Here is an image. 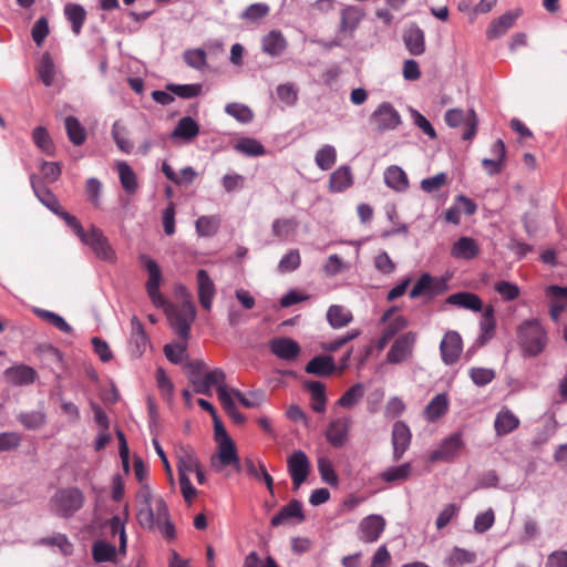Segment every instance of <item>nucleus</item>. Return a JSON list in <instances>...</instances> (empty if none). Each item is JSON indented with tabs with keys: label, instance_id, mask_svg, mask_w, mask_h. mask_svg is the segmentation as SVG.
Returning a JSON list of instances; mask_svg holds the SVG:
<instances>
[{
	"label": "nucleus",
	"instance_id": "obj_1",
	"mask_svg": "<svg viewBox=\"0 0 567 567\" xmlns=\"http://www.w3.org/2000/svg\"><path fill=\"white\" fill-rule=\"evenodd\" d=\"M138 524L146 529L157 528L164 538H175V527L169 519V512L166 502L162 497L154 499L151 505L138 507Z\"/></svg>",
	"mask_w": 567,
	"mask_h": 567
},
{
	"label": "nucleus",
	"instance_id": "obj_2",
	"mask_svg": "<svg viewBox=\"0 0 567 567\" xmlns=\"http://www.w3.org/2000/svg\"><path fill=\"white\" fill-rule=\"evenodd\" d=\"M68 218L71 221L68 227L72 229L82 244L89 246L97 258L105 261H114L115 251L112 249L107 237L100 228L91 225L89 230H84L76 217Z\"/></svg>",
	"mask_w": 567,
	"mask_h": 567
},
{
	"label": "nucleus",
	"instance_id": "obj_3",
	"mask_svg": "<svg viewBox=\"0 0 567 567\" xmlns=\"http://www.w3.org/2000/svg\"><path fill=\"white\" fill-rule=\"evenodd\" d=\"M178 289L181 293L185 295L186 299L179 306L166 301L165 307L162 308L165 310L175 332L186 342L189 338L190 326L196 317V309L187 289L184 286Z\"/></svg>",
	"mask_w": 567,
	"mask_h": 567
},
{
	"label": "nucleus",
	"instance_id": "obj_4",
	"mask_svg": "<svg viewBox=\"0 0 567 567\" xmlns=\"http://www.w3.org/2000/svg\"><path fill=\"white\" fill-rule=\"evenodd\" d=\"M85 502L84 494L78 487L59 488L50 499L53 514L63 518L72 517Z\"/></svg>",
	"mask_w": 567,
	"mask_h": 567
},
{
	"label": "nucleus",
	"instance_id": "obj_5",
	"mask_svg": "<svg viewBox=\"0 0 567 567\" xmlns=\"http://www.w3.org/2000/svg\"><path fill=\"white\" fill-rule=\"evenodd\" d=\"M519 343L529 355L539 354L546 344V334L540 324L535 321H525L518 329Z\"/></svg>",
	"mask_w": 567,
	"mask_h": 567
},
{
	"label": "nucleus",
	"instance_id": "obj_6",
	"mask_svg": "<svg viewBox=\"0 0 567 567\" xmlns=\"http://www.w3.org/2000/svg\"><path fill=\"white\" fill-rule=\"evenodd\" d=\"M140 262L148 274V278L145 284L148 298L155 307H165L166 299L159 291V287L163 282V275L158 264L144 254L140 256Z\"/></svg>",
	"mask_w": 567,
	"mask_h": 567
},
{
	"label": "nucleus",
	"instance_id": "obj_7",
	"mask_svg": "<svg viewBox=\"0 0 567 567\" xmlns=\"http://www.w3.org/2000/svg\"><path fill=\"white\" fill-rule=\"evenodd\" d=\"M444 120L450 127L465 126L462 134L464 141H471L476 134L478 118L474 110L464 112L461 109H450L446 111Z\"/></svg>",
	"mask_w": 567,
	"mask_h": 567
},
{
	"label": "nucleus",
	"instance_id": "obj_8",
	"mask_svg": "<svg viewBox=\"0 0 567 567\" xmlns=\"http://www.w3.org/2000/svg\"><path fill=\"white\" fill-rule=\"evenodd\" d=\"M31 186L38 199L68 226L71 223L68 217L74 216L62 208L56 196L34 175L31 176Z\"/></svg>",
	"mask_w": 567,
	"mask_h": 567
},
{
	"label": "nucleus",
	"instance_id": "obj_9",
	"mask_svg": "<svg viewBox=\"0 0 567 567\" xmlns=\"http://www.w3.org/2000/svg\"><path fill=\"white\" fill-rule=\"evenodd\" d=\"M449 289L446 279L442 277H432L430 274H423L417 279L410 291V298L416 299L424 296L429 299L444 293Z\"/></svg>",
	"mask_w": 567,
	"mask_h": 567
},
{
	"label": "nucleus",
	"instance_id": "obj_10",
	"mask_svg": "<svg viewBox=\"0 0 567 567\" xmlns=\"http://www.w3.org/2000/svg\"><path fill=\"white\" fill-rule=\"evenodd\" d=\"M370 122L378 132H385L395 130L401 124V116L392 104L383 102L372 113Z\"/></svg>",
	"mask_w": 567,
	"mask_h": 567
},
{
	"label": "nucleus",
	"instance_id": "obj_11",
	"mask_svg": "<svg viewBox=\"0 0 567 567\" xmlns=\"http://www.w3.org/2000/svg\"><path fill=\"white\" fill-rule=\"evenodd\" d=\"M288 472L292 480L293 491H298L303 484L310 472V462L302 451H295L287 461Z\"/></svg>",
	"mask_w": 567,
	"mask_h": 567
},
{
	"label": "nucleus",
	"instance_id": "obj_12",
	"mask_svg": "<svg viewBox=\"0 0 567 567\" xmlns=\"http://www.w3.org/2000/svg\"><path fill=\"white\" fill-rule=\"evenodd\" d=\"M217 444L218 453L212 457V466L216 471H221L224 467L233 465L237 471H240V461L234 441L225 439L217 442Z\"/></svg>",
	"mask_w": 567,
	"mask_h": 567
},
{
	"label": "nucleus",
	"instance_id": "obj_13",
	"mask_svg": "<svg viewBox=\"0 0 567 567\" xmlns=\"http://www.w3.org/2000/svg\"><path fill=\"white\" fill-rule=\"evenodd\" d=\"M440 351L445 364L452 365L456 363L463 351V342L460 333L453 330L447 331L440 343Z\"/></svg>",
	"mask_w": 567,
	"mask_h": 567
},
{
	"label": "nucleus",
	"instance_id": "obj_14",
	"mask_svg": "<svg viewBox=\"0 0 567 567\" xmlns=\"http://www.w3.org/2000/svg\"><path fill=\"white\" fill-rule=\"evenodd\" d=\"M415 334L413 332H406L400 336L392 344L386 353V360L389 363H401L411 357L413 346L415 343Z\"/></svg>",
	"mask_w": 567,
	"mask_h": 567
},
{
	"label": "nucleus",
	"instance_id": "obj_15",
	"mask_svg": "<svg viewBox=\"0 0 567 567\" xmlns=\"http://www.w3.org/2000/svg\"><path fill=\"white\" fill-rule=\"evenodd\" d=\"M226 374L221 369H214L202 377L199 381H196V385L193 388L198 394L212 396V388H217L218 399L220 400V390L228 391L225 384Z\"/></svg>",
	"mask_w": 567,
	"mask_h": 567
},
{
	"label": "nucleus",
	"instance_id": "obj_16",
	"mask_svg": "<svg viewBox=\"0 0 567 567\" xmlns=\"http://www.w3.org/2000/svg\"><path fill=\"white\" fill-rule=\"evenodd\" d=\"M464 442L461 433H454L445 439L442 444L431 453L430 460L436 461H453L462 450Z\"/></svg>",
	"mask_w": 567,
	"mask_h": 567
},
{
	"label": "nucleus",
	"instance_id": "obj_17",
	"mask_svg": "<svg viewBox=\"0 0 567 567\" xmlns=\"http://www.w3.org/2000/svg\"><path fill=\"white\" fill-rule=\"evenodd\" d=\"M412 440L410 427L402 421L394 423L392 429V445H393V461L399 462L406 450L409 449Z\"/></svg>",
	"mask_w": 567,
	"mask_h": 567
},
{
	"label": "nucleus",
	"instance_id": "obj_18",
	"mask_svg": "<svg viewBox=\"0 0 567 567\" xmlns=\"http://www.w3.org/2000/svg\"><path fill=\"white\" fill-rule=\"evenodd\" d=\"M198 300L203 309L209 311L216 293V287L208 272L199 269L196 274Z\"/></svg>",
	"mask_w": 567,
	"mask_h": 567
},
{
	"label": "nucleus",
	"instance_id": "obj_19",
	"mask_svg": "<svg viewBox=\"0 0 567 567\" xmlns=\"http://www.w3.org/2000/svg\"><path fill=\"white\" fill-rule=\"evenodd\" d=\"M385 527L382 516L370 515L363 518L359 525L360 538L365 543H374L379 539Z\"/></svg>",
	"mask_w": 567,
	"mask_h": 567
},
{
	"label": "nucleus",
	"instance_id": "obj_20",
	"mask_svg": "<svg viewBox=\"0 0 567 567\" xmlns=\"http://www.w3.org/2000/svg\"><path fill=\"white\" fill-rule=\"evenodd\" d=\"M269 348L276 357L286 361L295 360L300 353L299 344L295 340L285 337L270 340Z\"/></svg>",
	"mask_w": 567,
	"mask_h": 567
},
{
	"label": "nucleus",
	"instance_id": "obj_21",
	"mask_svg": "<svg viewBox=\"0 0 567 567\" xmlns=\"http://www.w3.org/2000/svg\"><path fill=\"white\" fill-rule=\"evenodd\" d=\"M178 476H188L200 465L195 451L190 446H181L176 451Z\"/></svg>",
	"mask_w": 567,
	"mask_h": 567
},
{
	"label": "nucleus",
	"instance_id": "obj_22",
	"mask_svg": "<svg viewBox=\"0 0 567 567\" xmlns=\"http://www.w3.org/2000/svg\"><path fill=\"white\" fill-rule=\"evenodd\" d=\"M349 425V419H337L332 421L326 430L327 441L334 447L343 446L347 441Z\"/></svg>",
	"mask_w": 567,
	"mask_h": 567
},
{
	"label": "nucleus",
	"instance_id": "obj_23",
	"mask_svg": "<svg viewBox=\"0 0 567 567\" xmlns=\"http://www.w3.org/2000/svg\"><path fill=\"white\" fill-rule=\"evenodd\" d=\"M520 424L519 419L506 406L496 414L494 429L498 436H504L515 431Z\"/></svg>",
	"mask_w": 567,
	"mask_h": 567
},
{
	"label": "nucleus",
	"instance_id": "obj_24",
	"mask_svg": "<svg viewBox=\"0 0 567 567\" xmlns=\"http://www.w3.org/2000/svg\"><path fill=\"white\" fill-rule=\"evenodd\" d=\"M4 375L8 382L13 385L21 386L32 384L38 377V373L33 368L21 364L7 369Z\"/></svg>",
	"mask_w": 567,
	"mask_h": 567
},
{
	"label": "nucleus",
	"instance_id": "obj_25",
	"mask_svg": "<svg viewBox=\"0 0 567 567\" xmlns=\"http://www.w3.org/2000/svg\"><path fill=\"white\" fill-rule=\"evenodd\" d=\"M478 254L480 246L477 241L471 237H461L451 248V255L457 259L471 260L477 257Z\"/></svg>",
	"mask_w": 567,
	"mask_h": 567
},
{
	"label": "nucleus",
	"instance_id": "obj_26",
	"mask_svg": "<svg viewBox=\"0 0 567 567\" xmlns=\"http://www.w3.org/2000/svg\"><path fill=\"white\" fill-rule=\"evenodd\" d=\"M292 518H297L298 522L305 520L301 503L298 499H291L284 506L280 512L271 518L270 524L272 527H278Z\"/></svg>",
	"mask_w": 567,
	"mask_h": 567
},
{
	"label": "nucleus",
	"instance_id": "obj_27",
	"mask_svg": "<svg viewBox=\"0 0 567 567\" xmlns=\"http://www.w3.org/2000/svg\"><path fill=\"white\" fill-rule=\"evenodd\" d=\"M383 177L385 185L395 192L403 193L410 186L408 175L400 166H389L384 171Z\"/></svg>",
	"mask_w": 567,
	"mask_h": 567
},
{
	"label": "nucleus",
	"instance_id": "obj_28",
	"mask_svg": "<svg viewBox=\"0 0 567 567\" xmlns=\"http://www.w3.org/2000/svg\"><path fill=\"white\" fill-rule=\"evenodd\" d=\"M492 153L495 155V158H483L482 165L488 175H496L503 169L506 157V147L502 140H497L492 145Z\"/></svg>",
	"mask_w": 567,
	"mask_h": 567
},
{
	"label": "nucleus",
	"instance_id": "obj_29",
	"mask_svg": "<svg viewBox=\"0 0 567 567\" xmlns=\"http://www.w3.org/2000/svg\"><path fill=\"white\" fill-rule=\"evenodd\" d=\"M445 302L472 311H481L483 309L482 299L477 295L467 291L450 295Z\"/></svg>",
	"mask_w": 567,
	"mask_h": 567
},
{
	"label": "nucleus",
	"instance_id": "obj_30",
	"mask_svg": "<svg viewBox=\"0 0 567 567\" xmlns=\"http://www.w3.org/2000/svg\"><path fill=\"white\" fill-rule=\"evenodd\" d=\"M412 468L410 462L398 466H390L379 474V478L388 484H400L410 478Z\"/></svg>",
	"mask_w": 567,
	"mask_h": 567
},
{
	"label": "nucleus",
	"instance_id": "obj_31",
	"mask_svg": "<svg viewBox=\"0 0 567 567\" xmlns=\"http://www.w3.org/2000/svg\"><path fill=\"white\" fill-rule=\"evenodd\" d=\"M518 18L517 13L506 12L497 19H494L486 30V37L489 40L497 39L505 34Z\"/></svg>",
	"mask_w": 567,
	"mask_h": 567
},
{
	"label": "nucleus",
	"instance_id": "obj_32",
	"mask_svg": "<svg viewBox=\"0 0 567 567\" xmlns=\"http://www.w3.org/2000/svg\"><path fill=\"white\" fill-rule=\"evenodd\" d=\"M198 134V123L190 116H184L177 122L174 131L172 132V138H181L188 143L193 141Z\"/></svg>",
	"mask_w": 567,
	"mask_h": 567
},
{
	"label": "nucleus",
	"instance_id": "obj_33",
	"mask_svg": "<svg viewBox=\"0 0 567 567\" xmlns=\"http://www.w3.org/2000/svg\"><path fill=\"white\" fill-rule=\"evenodd\" d=\"M162 172L167 179L178 186L190 185L197 177V172L192 166L184 167L176 173L167 162H163Z\"/></svg>",
	"mask_w": 567,
	"mask_h": 567
},
{
	"label": "nucleus",
	"instance_id": "obj_34",
	"mask_svg": "<svg viewBox=\"0 0 567 567\" xmlns=\"http://www.w3.org/2000/svg\"><path fill=\"white\" fill-rule=\"evenodd\" d=\"M353 176L349 166H340L329 178V189L332 193H340L351 187Z\"/></svg>",
	"mask_w": 567,
	"mask_h": 567
},
{
	"label": "nucleus",
	"instance_id": "obj_35",
	"mask_svg": "<svg viewBox=\"0 0 567 567\" xmlns=\"http://www.w3.org/2000/svg\"><path fill=\"white\" fill-rule=\"evenodd\" d=\"M286 47L287 41L280 31L272 30L262 38V51L270 56L280 55Z\"/></svg>",
	"mask_w": 567,
	"mask_h": 567
},
{
	"label": "nucleus",
	"instance_id": "obj_36",
	"mask_svg": "<svg viewBox=\"0 0 567 567\" xmlns=\"http://www.w3.org/2000/svg\"><path fill=\"white\" fill-rule=\"evenodd\" d=\"M353 320L350 310L340 305H332L327 311V321L333 329L347 327Z\"/></svg>",
	"mask_w": 567,
	"mask_h": 567
},
{
	"label": "nucleus",
	"instance_id": "obj_37",
	"mask_svg": "<svg viewBox=\"0 0 567 567\" xmlns=\"http://www.w3.org/2000/svg\"><path fill=\"white\" fill-rule=\"evenodd\" d=\"M449 409L447 395L444 393L436 394L425 406L424 417L429 422H434L443 416Z\"/></svg>",
	"mask_w": 567,
	"mask_h": 567
},
{
	"label": "nucleus",
	"instance_id": "obj_38",
	"mask_svg": "<svg viewBox=\"0 0 567 567\" xmlns=\"http://www.w3.org/2000/svg\"><path fill=\"white\" fill-rule=\"evenodd\" d=\"M334 371V361L332 357L319 355L311 359L306 365V372L319 377L332 374Z\"/></svg>",
	"mask_w": 567,
	"mask_h": 567
},
{
	"label": "nucleus",
	"instance_id": "obj_39",
	"mask_svg": "<svg viewBox=\"0 0 567 567\" xmlns=\"http://www.w3.org/2000/svg\"><path fill=\"white\" fill-rule=\"evenodd\" d=\"M118 178L127 194H135L138 188L137 177L132 167L124 161L116 163Z\"/></svg>",
	"mask_w": 567,
	"mask_h": 567
},
{
	"label": "nucleus",
	"instance_id": "obj_40",
	"mask_svg": "<svg viewBox=\"0 0 567 567\" xmlns=\"http://www.w3.org/2000/svg\"><path fill=\"white\" fill-rule=\"evenodd\" d=\"M403 39L412 55H421L425 51L424 32L420 28H410L405 31Z\"/></svg>",
	"mask_w": 567,
	"mask_h": 567
},
{
	"label": "nucleus",
	"instance_id": "obj_41",
	"mask_svg": "<svg viewBox=\"0 0 567 567\" xmlns=\"http://www.w3.org/2000/svg\"><path fill=\"white\" fill-rule=\"evenodd\" d=\"M41 82L45 86H51L54 82L55 65L49 52H44L35 68Z\"/></svg>",
	"mask_w": 567,
	"mask_h": 567
},
{
	"label": "nucleus",
	"instance_id": "obj_42",
	"mask_svg": "<svg viewBox=\"0 0 567 567\" xmlns=\"http://www.w3.org/2000/svg\"><path fill=\"white\" fill-rule=\"evenodd\" d=\"M117 550L115 546L105 540H96L92 546V557L96 563H116Z\"/></svg>",
	"mask_w": 567,
	"mask_h": 567
},
{
	"label": "nucleus",
	"instance_id": "obj_43",
	"mask_svg": "<svg viewBox=\"0 0 567 567\" xmlns=\"http://www.w3.org/2000/svg\"><path fill=\"white\" fill-rule=\"evenodd\" d=\"M306 388L311 394V408L315 412L322 413L326 410L327 396L324 384L319 381H309Z\"/></svg>",
	"mask_w": 567,
	"mask_h": 567
},
{
	"label": "nucleus",
	"instance_id": "obj_44",
	"mask_svg": "<svg viewBox=\"0 0 567 567\" xmlns=\"http://www.w3.org/2000/svg\"><path fill=\"white\" fill-rule=\"evenodd\" d=\"M363 17L360 8L349 6L341 11L340 31L352 32L359 24Z\"/></svg>",
	"mask_w": 567,
	"mask_h": 567
},
{
	"label": "nucleus",
	"instance_id": "obj_45",
	"mask_svg": "<svg viewBox=\"0 0 567 567\" xmlns=\"http://www.w3.org/2000/svg\"><path fill=\"white\" fill-rule=\"evenodd\" d=\"M64 125L69 140L76 146L82 145L86 140V132L80 121L74 116H66Z\"/></svg>",
	"mask_w": 567,
	"mask_h": 567
},
{
	"label": "nucleus",
	"instance_id": "obj_46",
	"mask_svg": "<svg viewBox=\"0 0 567 567\" xmlns=\"http://www.w3.org/2000/svg\"><path fill=\"white\" fill-rule=\"evenodd\" d=\"M64 13L72 24V31L78 35L85 21L86 12L80 4L65 6Z\"/></svg>",
	"mask_w": 567,
	"mask_h": 567
},
{
	"label": "nucleus",
	"instance_id": "obj_47",
	"mask_svg": "<svg viewBox=\"0 0 567 567\" xmlns=\"http://www.w3.org/2000/svg\"><path fill=\"white\" fill-rule=\"evenodd\" d=\"M316 164L322 171L332 168L337 161V151L331 145H324L317 151L315 157Z\"/></svg>",
	"mask_w": 567,
	"mask_h": 567
},
{
	"label": "nucleus",
	"instance_id": "obj_48",
	"mask_svg": "<svg viewBox=\"0 0 567 567\" xmlns=\"http://www.w3.org/2000/svg\"><path fill=\"white\" fill-rule=\"evenodd\" d=\"M18 419L29 430H38L47 422V415L42 410L21 413Z\"/></svg>",
	"mask_w": 567,
	"mask_h": 567
},
{
	"label": "nucleus",
	"instance_id": "obj_49",
	"mask_svg": "<svg viewBox=\"0 0 567 567\" xmlns=\"http://www.w3.org/2000/svg\"><path fill=\"white\" fill-rule=\"evenodd\" d=\"M102 188V183L95 177H90L85 182L86 200L95 208L101 207Z\"/></svg>",
	"mask_w": 567,
	"mask_h": 567
},
{
	"label": "nucleus",
	"instance_id": "obj_50",
	"mask_svg": "<svg viewBox=\"0 0 567 567\" xmlns=\"http://www.w3.org/2000/svg\"><path fill=\"white\" fill-rule=\"evenodd\" d=\"M220 403L223 409L229 415V417L237 424H243L246 421V417L243 413H240L233 401L228 391L220 390Z\"/></svg>",
	"mask_w": 567,
	"mask_h": 567
},
{
	"label": "nucleus",
	"instance_id": "obj_51",
	"mask_svg": "<svg viewBox=\"0 0 567 567\" xmlns=\"http://www.w3.org/2000/svg\"><path fill=\"white\" fill-rule=\"evenodd\" d=\"M236 150L248 156H259L266 153L264 145L250 137L240 138L236 144Z\"/></svg>",
	"mask_w": 567,
	"mask_h": 567
},
{
	"label": "nucleus",
	"instance_id": "obj_52",
	"mask_svg": "<svg viewBox=\"0 0 567 567\" xmlns=\"http://www.w3.org/2000/svg\"><path fill=\"white\" fill-rule=\"evenodd\" d=\"M32 138L34 144L45 154L51 155L54 151L53 142L43 126H38L33 130Z\"/></svg>",
	"mask_w": 567,
	"mask_h": 567
},
{
	"label": "nucleus",
	"instance_id": "obj_53",
	"mask_svg": "<svg viewBox=\"0 0 567 567\" xmlns=\"http://www.w3.org/2000/svg\"><path fill=\"white\" fill-rule=\"evenodd\" d=\"M34 312L44 321L49 322L62 332L71 333L72 327L59 315L43 309H35Z\"/></svg>",
	"mask_w": 567,
	"mask_h": 567
},
{
	"label": "nucleus",
	"instance_id": "obj_54",
	"mask_svg": "<svg viewBox=\"0 0 567 567\" xmlns=\"http://www.w3.org/2000/svg\"><path fill=\"white\" fill-rule=\"evenodd\" d=\"M225 112L235 117L240 123H249L254 118L252 111L244 104L240 103H229L225 107Z\"/></svg>",
	"mask_w": 567,
	"mask_h": 567
},
{
	"label": "nucleus",
	"instance_id": "obj_55",
	"mask_svg": "<svg viewBox=\"0 0 567 567\" xmlns=\"http://www.w3.org/2000/svg\"><path fill=\"white\" fill-rule=\"evenodd\" d=\"M131 342L134 343L137 348V352L142 353L146 347L147 339L144 332V327L142 322L137 319V317H133L131 319Z\"/></svg>",
	"mask_w": 567,
	"mask_h": 567
},
{
	"label": "nucleus",
	"instance_id": "obj_56",
	"mask_svg": "<svg viewBox=\"0 0 567 567\" xmlns=\"http://www.w3.org/2000/svg\"><path fill=\"white\" fill-rule=\"evenodd\" d=\"M364 394V386L361 383H357L350 386L339 399L338 403L342 408H351L358 403V401Z\"/></svg>",
	"mask_w": 567,
	"mask_h": 567
},
{
	"label": "nucleus",
	"instance_id": "obj_57",
	"mask_svg": "<svg viewBox=\"0 0 567 567\" xmlns=\"http://www.w3.org/2000/svg\"><path fill=\"white\" fill-rule=\"evenodd\" d=\"M166 89L182 99H192L198 96L202 92L200 84H168Z\"/></svg>",
	"mask_w": 567,
	"mask_h": 567
},
{
	"label": "nucleus",
	"instance_id": "obj_58",
	"mask_svg": "<svg viewBox=\"0 0 567 567\" xmlns=\"http://www.w3.org/2000/svg\"><path fill=\"white\" fill-rule=\"evenodd\" d=\"M480 326L482 337L485 339H491L494 334L496 327V321L494 318V308L492 306H487L484 309Z\"/></svg>",
	"mask_w": 567,
	"mask_h": 567
},
{
	"label": "nucleus",
	"instance_id": "obj_59",
	"mask_svg": "<svg viewBox=\"0 0 567 567\" xmlns=\"http://www.w3.org/2000/svg\"><path fill=\"white\" fill-rule=\"evenodd\" d=\"M109 527L112 535H118L120 538V548L118 553L125 555L127 537L125 533V526L123 520L118 516H114L109 522Z\"/></svg>",
	"mask_w": 567,
	"mask_h": 567
},
{
	"label": "nucleus",
	"instance_id": "obj_60",
	"mask_svg": "<svg viewBox=\"0 0 567 567\" xmlns=\"http://www.w3.org/2000/svg\"><path fill=\"white\" fill-rule=\"evenodd\" d=\"M219 220L213 216H200L196 220V230L200 236H213L217 233Z\"/></svg>",
	"mask_w": 567,
	"mask_h": 567
},
{
	"label": "nucleus",
	"instance_id": "obj_61",
	"mask_svg": "<svg viewBox=\"0 0 567 567\" xmlns=\"http://www.w3.org/2000/svg\"><path fill=\"white\" fill-rule=\"evenodd\" d=\"M298 226V223L293 218L276 219L272 223V233L276 237L286 238L292 234Z\"/></svg>",
	"mask_w": 567,
	"mask_h": 567
},
{
	"label": "nucleus",
	"instance_id": "obj_62",
	"mask_svg": "<svg viewBox=\"0 0 567 567\" xmlns=\"http://www.w3.org/2000/svg\"><path fill=\"white\" fill-rule=\"evenodd\" d=\"M494 289L505 301H513L519 296L518 286L506 280L496 282Z\"/></svg>",
	"mask_w": 567,
	"mask_h": 567
},
{
	"label": "nucleus",
	"instance_id": "obj_63",
	"mask_svg": "<svg viewBox=\"0 0 567 567\" xmlns=\"http://www.w3.org/2000/svg\"><path fill=\"white\" fill-rule=\"evenodd\" d=\"M270 8L266 3H252L241 14L247 21L256 22L268 16Z\"/></svg>",
	"mask_w": 567,
	"mask_h": 567
},
{
	"label": "nucleus",
	"instance_id": "obj_64",
	"mask_svg": "<svg viewBox=\"0 0 567 567\" xmlns=\"http://www.w3.org/2000/svg\"><path fill=\"white\" fill-rule=\"evenodd\" d=\"M49 31H50L49 22H48L47 18L41 17L40 19H38L35 21V23L31 30V37H32V40L34 41V43L37 44V47H39V48L42 47L45 38L49 34Z\"/></svg>",
	"mask_w": 567,
	"mask_h": 567
}]
</instances>
